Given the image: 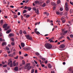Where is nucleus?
Returning a JSON list of instances; mask_svg holds the SVG:
<instances>
[{
  "label": "nucleus",
  "mask_w": 73,
  "mask_h": 73,
  "mask_svg": "<svg viewBox=\"0 0 73 73\" xmlns=\"http://www.w3.org/2000/svg\"><path fill=\"white\" fill-rule=\"evenodd\" d=\"M65 30L64 29H62V32L63 34H64V31Z\"/></svg>",
  "instance_id": "54"
},
{
  "label": "nucleus",
  "mask_w": 73,
  "mask_h": 73,
  "mask_svg": "<svg viewBox=\"0 0 73 73\" xmlns=\"http://www.w3.org/2000/svg\"><path fill=\"white\" fill-rule=\"evenodd\" d=\"M35 54L36 56H39V55H40V54L38 52H36L35 53Z\"/></svg>",
  "instance_id": "27"
},
{
  "label": "nucleus",
  "mask_w": 73,
  "mask_h": 73,
  "mask_svg": "<svg viewBox=\"0 0 73 73\" xmlns=\"http://www.w3.org/2000/svg\"><path fill=\"white\" fill-rule=\"evenodd\" d=\"M28 7H27V6H25L24 7V9H28Z\"/></svg>",
  "instance_id": "47"
},
{
  "label": "nucleus",
  "mask_w": 73,
  "mask_h": 73,
  "mask_svg": "<svg viewBox=\"0 0 73 73\" xmlns=\"http://www.w3.org/2000/svg\"><path fill=\"white\" fill-rule=\"evenodd\" d=\"M11 40L12 41H15V39H14V38H11Z\"/></svg>",
  "instance_id": "41"
},
{
  "label": "nucleus",
  "mask_w": 73,
  "mask_h": 73,
  "mask_svg": "<svg viewBox=\"0 0 73 73\" xmlns=\"http://www.w3.org/2000/svg\"><path fill=\"white\" fill-rule=\"evenodd\" d=\"M23 33L24 34H25V35H26L27 33V32H26V31L24 30L23 31Z\"/></svg>",
  "instance_id": "25"
},
{
  "label": "nucleus",
  "mask_w": 73,
  "mask_h": 73,
  "mask_svg": "<svg viewBox=\"0 0 73 73\" xmlns=\"http://www.w3.org/2000/svg\"><path fill=\"white\" fill-rule=\"evenodd\" d=\"M27 38V39L30 40H32V38L31 36H29V35H27L25 36Z\"/></svg>",
  "instance_id": "4"
},
{
  "label": "nucleus",
  "mask_w": 73,
  "mask_h": 73,
  "mask_svg": "<svg viewBox=\"0 0 73 73\" xmlns=\"http://www.w3.org/2000/svg\"><path fill=\"white\" fill-rule=\"evenodd\" d=\"M65 46V45L64 44H62L59 47L60 48L62 49L63 48H64Z\"/></svg>",
  "instance_id": "7"
},
{
  "label": "nucleus",
  "mask_w": 73,
  "mask_h": 73,
  "mask_svg": "<svg viewBox=\"0 0 73 73\" xmlns=\"http://www.w3.org/2000/svg\"><path fill=\"white\" fill-rule=\"evenodd\" d=\"M64 37V36L62 35L59 38H58V40H61L62 38H63Z\"/></svg>",
  "instance_id": "11"
},
{
  "label": "nucleus",
  "mask_w": 73,
  "mask_h": 73,
  "mask_svg": "<svg viewBox=\"0 0 73 73\" xmlns=\"http://www.w3.org/2000/svg\"><path fill=\"white\" fill-rule=\"evenodd\" d=\"M65 21H65V20H62V23H65Z\"/></svg>",
  "instance_id": "40"
},
{
  "label": "nucleus",
  "mask_w": 73,
  "mask_h": 73,
  "mask_svg": "<svg viewBox=\"0 0 73 73\" xmlns=\"http://www.w3.org/2000/svg\"><path fill=\"white\" fill-rule=\"evenodd\" d=\"M40 22H39L38 23L37 22L35 24V25H39V24H40Z\"/></svg>",
  "instance_id": "23"
},
{
  "label": "nucleus",
  "mask_w": 73,
  "mask_h": 73,
  "mask_svg": "<svg viewBox=\"0 0 73 73\" xmlns=\"http://www.w3.org/2000/svg\"><path fill=\"white\" fill-rule=\"evenodd\" d=\"M28 8L27 9H28V11H30L32 9V8L31 7H28Z\"/></svg>",
  "instance_id": "22"
},
{
  "label": "nucleus",
  "mask_w": 73,
  "mask_h": 73,
  "mask_svg": "<svg viewBox=\"0 0 73 73\" xmlns=\"http://www.w3.org/2000/svg\"><path fill=\"white\" fill-rule=\"evenodd\" d=\"M32 9H33V11H35L36 10V8L34 7L32 8Z\"/></svg>",
  "instance_id": "28"
},
{
  "label": "nucleus",
  "mask_w": 73,
  "mask_h": 73,
  "mask_svg": "<svg viewBox=\"0 0 73 73\" xmlns=\"http://www.w3.org/2000/svg\"><path fill=\"white\" fill-rule=\"evenodd\" d=\"M35 4H39L40 3V2L38 1H35Z\"/></svg>",
  "instance_id": "20"
},
{
  "label": "nucleus",
  "mask_w": 73,
  "mask_h": 73,
  "mask_svg": "<svg viewBox=\"0 0 73 73\" xmlns=\"http://www.w3.org/2000/svg\"><path fill=\"white\" fill-rule=\"evenodd\" d=\"M14 18H17V15H14Z\"/></svg>",
  "instance_id": "42"
},
{
  "label": "nucleus",
  "mask_w": 73,
  "mask_h": 73,
  "mask_svg": "<svg viewBox=\"0 0 73 73\" xmlns=\"http://www.w3.org/2000/svg\"><path fill=\"white\" fill-rule=\"evenodd\" d=\"M35 31H34V33H36V34H37V35H38V34H40V33L38 32V31H37V29H35Z\"/></svg>",
  "instance_id": "6"
},
{
  "label": "nucleus",
  "mask_w": 73,
  "mask_h": 73,
  "mask_svg": "<svg viewBox=\"0 0 73 73\" xmlns=\"http://www.w3.org/2000/svg\"><path fill=\"white\" fill-rule=\"evenodd\" d=\"M19 33L20 35H21V34L23 33V31L22 30H20L19 31Z\"/></svg>",
  "instance_id": "26"
},
{
  "label": "nucleus",
  "mask_w": 73,
  "mask_h": 73,
  "mask_svg": "<svg viewBox=\"0 0 73 73\" xmlns=\"http://www.w3.org/2000/svg\"><path fill=\"white\" fill-rule=\"evenodd\" d=\"M46 15L47 16H48L49 15V13H47L46 14Z\"/></svg>",
  "instance_id": "58"
},
{
  "label": "nucleus",
  "mask_w": 73,
  "mask_h": 73,
  "mask_svg": "<svg viewBox=\"0 0 73 73\" xmlns=\"http://www.w3.org/2000/svg\"><path fill=\"white\" fill-rule=\"evenodd\" d=\"M50 3V1L49 0H47L46 2V4H49Z\"/></svg>",
  "instance_id": "38"
},
{
  "label": "nucleus",
  "mask_w": 73,
  "mask_h": 73,
  "mask_svg": "<svg viewBox=\"0 0 73 73\" xmlns=\"http://www.w3.org/2000/svg\"><path fill=\"white\" fill-rule=\"evenodd\" d=\"M46 6V3H43L42 5V7H45Z\"/></svg>",
  "instance_id": "24"
},
{
  "label": "nucleus",
  "mask_w": 73,
  "mask_h": 73,
  "mask_svg": "<svg viewBox=\"0 0 73 73\" xmlns=\"http://www.w3.org/2000/svg\"><path fill=\"white\" fill-rule=\"evenodd\" d=\"M70 37L71 38H73V35H70Z\"/></svg>",
  "instance_id": "46"
},
{
  "label": "nucleus",
  "mask_w": 73,
  "mask_h": 73,
  "mask_svg": "<svg viewBox=\"0 0 73 73\" xmlns=\"http://www.w3.org/2000/svg\"><path fill=\"white\" fill-rule=\"evenodd\" d=\"M14 70H15V72H17V71H18V67H16L14 68Z\"/></svg>",
  "instance_id": "13"
},
{
  "label": "nucleus",
  "mask_w": 73,
  "mask_h": 73,
  "mask_svg": "<svg viewBox=\"0 0 73 73\" xmlns=\"http://www.w3.org/2000/svg\"><path fill=\"white\" fill-rule=\"evenodd\" d=\"M9 56H10V57H14V55H13V54H9Z\"/></svg>",
  "instance_id": "34"
},
{
  "label": "nucleus",
  "mask_w": 73,
  "mask_h": 73,
  "mask_svg": "<svg viewBox=\"0 0 73 73\" xmlns=\"http://www.w3.org/2000/svg\"><path fill=\"white\" fill-rule=\"evenodd\" d=\"M60 3V0H58L57 1V4H58Z\"/></svg>",
  "instance_id": "30"
},
{
  "label": "nucleus",
  "mask_w": 73,
  "mask_h": 73,
  "mask_svg": "<svg viewBox=\"0 0 73 73\" xmlns=\"http://www.w3.org/2000/svg\"><path fill=\"white\" fill-rule=\"evenodd\" d=\"M6 45V42H3L2 44V46H4V45Z\"/></svg>",
  "instance_id": "21"
},
{
  "label": "nucleus",
  "mask_w": 73,
  "mask_h": 73,
  "mask_svg": "<svg viewBox=\"0 0 73 73\" xmlns=\"http://www.w3.org/2000/svg\"><path fill=\"white\" fill-rule=\"evenodd\" d=\"M34 72H35V69H33L32 70V72H31V73H33Z\"/></svg>",
  "instance_id": "37"
},
{
  "label": "nucleus",
  "mask_w": 73,
  "mask_h": 73,
  "mask_svg": "<svg viewBox=\"0 0 73 73\" xmlns=\"http://www.w3.org/2000/svg\"><path fill=\"white\" fill-rule=\"evenodd\" d=\"M70 3L71 4V5H73V2L72 3V2L71 1H70Z\"/></svg>",
  "instance_id": "62"
},
{
  "label": "nucleus",
  "mask_w": 73,
  "mask_h": 73,
  "mask_svg": "<svg viewBox=\"0 0 73 73\" xmlns=\"http://www.w3.org/2000/svg\"><path fill=\"white\" fill-rule=\"evenodd\" d=\"M8 24L7 23H5L3 25V28H6Z\"/></svg>",
  "instance_id": "8"
},
{
  "label": "nucleus",
  "mask_w": 73,
  "mask_h": 73,
  "mask_svg": "<svg viewBox=\"0 0 73 73\" xmlns=\"http://www.w3.org/2000/svg\"><path fill=\"white\" fill-rule=\"evenodd\" d=\"M51 73H55L54 72V71H51Z\"/></svg>",
  "instance_id": "64"
},
{
  "label": "nucleus",
  "mask_w": 73,
  "mask_h": 73,
  "mask_svg": "<svg viewBox=\"0 0 73 73\" xmlns=\"http://www.w3.org/2000/svg\"><path fill=\"white\" fill-rule=\"evenodd\" d=\"M6 49L7 50H9V47H8V46H6Z\"/></svg>",
  "instance_id": "39"
},
{
  "label": "nucleus",
  "mask_w": 73,
  "mask_h": 73,
  "mask_svg": "<svg viewBox=\"0 0 73 73\" xmlns=\"http://www.w3.org/2000/svg\"><path fill=\"white\" fill-rule=\"evenodd\" d=\"M45 46L47 49H50L52 47V45L49 43H46L45 44Z\"/></svg>",
  "instance_id": "2"
},
{
  "label": "nucleus",
  "mask_w": 73,
  "mask_h": 73,
  "mask_svg": "<svg viewBox=\"0 0 73 73\" xmlns=\"http://www.w3.org/2000/svg\"><path fill=\"white\" fill-rule=\"evenodd\" d=\"M21 45L22 48H24L25 46V44L23 42H22L21 43Z\"/></svg>",
  "instance_id": "10"
},
{
  "label": "nucleus",
  "mask_w": 73,
  "mask_h": 73,
  "mask_svg": "<svg viewBox=\"0 0 73 73\" xmlns=\"http://www.w3.org/2000/svg\"><path fill=\"white\" fill-rule=\"evenodd\" d=\"M13 56H15V54H16V52H14L13 53Z\"/></svg>",
  "instance_id": "59"
},
{
  "label": "nucleus",
  "mask_w": 73,
  "mask_h": 73,
  "mask_svg": "<svg viewBox=\"0 0 73 73\" xmlns=\"http://www.w3.org/2000/svg\"><path fill=\"white\" fill-rule=\"evenodd\" d=\"M51 4H52V5L53 6H56V3H54V2L52 3Z\"/></svg>",
  "instance_id": "18"
},
{
  "label": "nucleus",
  "mask_w": 73,
  "mask_h": 73,
  "mask_svg": "<svg viewBox=\"0 0 73 73\" xmlns=\"http://www.w3.org/2000/svg\"><path fill=\"white\" fill-rule=\"evenodd\" d=\"M29 2V0H27V1H25V3H28V2Z\"/></svg>",
  "instance_id": "52"
},
{
  "label": "nucleus",
  "mask_w": 73,
  "mask_h": 73,
  "mask_svg": "<svg viewBox=\"0 0 73 73\" xmlns=\"http://www.w3.org/2000/svg\"><path fill=\"white\" fill-rule=\"evenodd\" d=\"M42 60L43 61H44V60H45V58H42Z\"/></svg>",
  "instance_id": "63"
},
{
  "label": "nucleus",
  "mask_w": 73,
  "mask_h": 73,
  "mask_svg": "<svg viewBox=\"0 0 73 73\" xmlns=\"http://www.w3.org/2000/svg\"><path fill=\"white\" fill-rule=\"evenodd\" d=\"M7 64L8 65H10V67H12V66L13 65V64H12V61L11 60L9 62H8Z\"/></svg>",
  "instance_id": "5"
},
{
  "label": "nucleus",
  "mask_w": 73,
  "mask_h": 73,
  "mask_svg": "<svg viewBox=\"0 0 73 73\" xmlns=\"http://www.w3.org/2000/svg\"><path fill=\"white\" fill-rule=\"evenodd\" d=\"M31 49V48L27 47L25 48V50H30Z\"/></svg>",
  "instance_id": "19"
},
{
  "label": "nucleus",
  "mask_w": 73,
  "mask_h": 73,
  "mask_svg": "<svg viewBox=\"0 0 73 73\" xmlns=\"http://www.w3.org/2000/svg\"><path fill=\"white\" fill-rule=\"evenodd\" d=\"M11 44L13 46L14 45H15V43L13 42H12L11 43Z\"/></svg>",
  "instance_id": "48"
},
{
  "label": "nucleus",
  "mask_w": 73,
  "mask_h": 73,
  "mask_svg": "<svg viewBox=\"0 0 73 73\" xmlns=\"http://www.w3.org/2000/svg\"><path fill=\"white\" fill-rule=\"evenodd\" d=\"M14 34L12 33H11L9 35V36H10V37H11V36H14Z\"/></svg>",
  "instance_id": "16"
},
{
  "label": "nucleus",
  "mask_w": 73,
  "mask_h": 73,
  "mask_svg": "<svg viewBox=\"0 0 73 73\" xmlns=\"http://www.w3.org/2000/svg\"><path fill=\"white\" fill-rule=\"evenodd\" d=\"M18 57H19V56H17L16 57L14 58H15V59H17Z\"/></svg>",
  "instance_id": "51"
},
{
  "label": "nucleus",
  "mask_w": 73,
  "mask_h": 73,
  "mask_svg": "<svg viewBox=\"0 0 73 73\" xmlns=\"http://www.w3.org/2000/svg\"><path fill=\"white\" fill-rule=\"evenodd\" d=\"M56 14L57 15H60V12L58 11H56Z\"/></svg>",
  "instance_id": "44"
},
{
  "label": "nucleus",
  "mask_w": 73,
  "mask_h": 73,
  "mask_svg": "<svg viewBox=\"0 0 73 73\" xmlns=\"http://www.w3.org/2000/svg\"><path fill=\"white\" fill-rule=\"evenodd\" d=\"M44 62L45 64H47V63H48V61H47V60H46V61Z\"/></svg>",
  "instance_id": "61"
},
{
  "label": "nucleus",
  "mask_w": 73,
  "mask_h": 73,
  "mask_svg": "<svg viewBox=\"0 0 73 73\" xmlns=\"http://www.w3.org/2000/svg\"><path fill=\"white\" fill-rule=\"evenodd\" d=\"M67 32H68V31H64V33H67Z\"/></svg>",
  "instance_id": "43"
},
{
  "label": "nucleus",
  "mask_w": 73,
  "mask_h": 73,
  "mask_svg": "<svg viewBox=\"0 0 73 73\" xmlns=\"http://www.w3.org/2000/svg\"><path fill=\"white\" fill-rule=\"evenodd\" d=\"M3 35V34L1 32H0V37H2Z\"/></svg>",
  "instance_id": "45"
},
{
  "label": "nucleus",
  "mask_w": 73,
  "mask_h": 73,
  "mask_svg": "<svg viewBox=\"0 0 73 73\" xmlns=\"http://www.w3.org/2000/svg\"><path fill=\"white\" fill-rule=\"evenodd\" d=\"M31 64L27 63L26 65L24 67V69H27V70H30L31 69V66H30Z\"/></svg>",
  "instance_id": "1"
},
{
  "label": "nucleus",
  "mask_w": 73,
  "mask_h": 73,
  "mask_svg": "<svg viewBox=\"0 0 73 73\" xmlns=\"http://www.w3.org/2000/svg\"><path fill=\"white\" fill-rule=\"evenodd\" d=\"M70 13H72L73 12V10L71 9H70Z\"/></svg>",
  "instance_id": "31"
},
{
  "label": "nucleus",
  "mask_w": 73,
  "mask_h": 73,
  "mask_svg": "<svg viewBox=\"0 0 73 73\" xmlns=\"http://www.w3.org/2000/svg\"><path fill=\"white\" fill-rule=\"evenodd\" d=\"M69 71H70V72L72 71V70H73V69L72 68H70L69 69Z\"/></svg>",
  "instance_id": "33"
},
{
  "label": "nucleus",
  "mask_w": 73,
  "mask_h": 73,
  "mask_svg": "<svg viewBox=\"0 0 73 73\" xmlns=\"http://www.w3.org/2000/svg\"><path fill=\"white\" fill-rule=\"evenodd\" d=\"M3 66L4 68H6L7 66V65H3Z\"/></svg>",
  "instance_id": "53"
},
{
  "label": "nucleus",
  "mask_w": 73,
  "mask_h": 73,
  "mask_svg": "<svg viewBox=\"0 0 73 73\" xmlns=\"http://www.w3.org/2000/svg\"><path fill=\"white\" fill-rule=\"evenodd\" d=\"M9 26H8V27H7L5 29H4L5 31H6V30H7L8 29H9Z\"/></svg>",
  "instance_id": "35"
},
{
  "label": "nucleus",
  "mask_w": 73,
  "mask_h": 73,
  "mask_svg": "<svg viewBox=\"0 0 73 73\" xmlns=\"http://www.w3.org/2000/svg\"><path fill=\"white\" fill-rule=\"evenodd\" d=\"M48 68H50V69H51V68H52V66H51V65H50V64H49L48 65Z\"/></svg>",
  "instance_id": "14"
},
{
  "label": "nucleus",
  "mask_w": 73,
  "mask_h": 73,
  "mask_svg": "<svg viewBox=\"0 0 73 73\" xmlns=\"http://www.w3.org/2000/svg\"><path fill=\"white\" fill-rule=\"evenodd\" d=\"M29 17H30V15H27L26 16V18H28Z\"/></svg>",
  "instance_id": "29"
},
{
  "label": "nucleus",
  "mask_w": 73,
  "mask_h": 73,
  "mask_svg": "<svg viewBox=\"0 0 73 73\" xmlns=\"http://www.w3.org/2000/svg\"><path fill=\"white\" fill-rule=\"evenodd\" d=\"M65 9L66 11H69V8H68L69 6L68 3H65Z\"/></svg>",
  "instance_id": "3"
},
{
  "label": "nucleus",
  "mask_w": 73,
  "mask_h": 73,
  "mask_svg": "<svg viewBox=\"0 0 73 73\" xmlns=\"http://www.w3.org/2000/svg\"><path fill=\"white\" fill-rule=\"evenodd\" d=\"M49 41H50V42H54V41L52 40L51 39H48Z\"/></svg>",
  "instance_id": "17"
},
{
  "label": "nucleus",
  "mask_w": 73,
  "mask_h": 73,
  "mask_svg": "<svg viewBox=\"0 0 73 73\" xmlns=\"http://www.w3.org/2000/svg\"><path fill=\"white\" fill-rule=\"evenodd\" d=\"M0 23L1 25H3V23H4V21L3 20H1L0 22Z\"/></svg>",
  "instance_id": "12"
},
{
  "label": "nucleus",
  "mask_w": 73,
  "mask_h": 73,
  "mask_svg": "<svg viewBox=\"0 0 73 73\" xmlns=\"http://www.w3.org/2000/svg\"><path fill=\"white\" fill-rule=\"evenodd\" d=\"M25 13H27V10H24L23 11V13L24 14Z\"/></svg>",
  "instance_id": "32"
},
{
  "label": "nucleus",
  "mask_w": 73,
  "mask_h": 73,
  "mask_svg": "<svg viewBox=\"0 0 73 73\" xmlns=\"http://www.w3.org/2000/svg\"><path fill=\"white\" fill-rule=\"evenodd\" d=\"M35 12L36 13H37V15L39 14V11H38V9H37L35 11Z\"/></svg>",
  "instance_id": "9"
},
{
  "label": "nucleus",
  "mask_w": 73,
  "mask_h": 73,
  "mask_svg": "<svg viewBox=\"0 0 73 73\" xmlns=\"http://www.w3.org/2000/svg\"><path fill=\"white\" fill-rule=\"evenodd\" d=\"M60 11H63V9L62 8H60Z\"/></svg>",
  "instance_id": "49"
},
{
  "label": "nucleus",
  "mask_w": 73,
  "mask_h": 73,
  "mask_svg": "<svg viewBox=\"0 0 73 73\" xmlns=\"http://www.w3.org/2000/svg\"><path fill=\"white\" fill-rule=\"evenodd\" d=\"M18 65V62H17L15 64H14V66H17Z\"/></svg>",
  "instance_id": "36"
},
{
  "label": "nucleus",
  "mask_w": 73,
  "mask_h": 73,
  "mask_svg": "<svg viewBox=\"0 0 73 73\" xmlns=\"http://www.w3.org/2000/svg\"><path fill=\"white\" fill-rule=\"evenodd\" d=\"M21 19L23 20V16L22 15H21Z\"/></svg>",
  "instance_id": "56"
},
{
  "label": "nucleus",
  "mask_w": 73,
  "mask_h": 73,
  "mask_svg": "<svg viewBox=\"0 0 73 73\" xmlns=\"http://www.w3.org/2000/svg\"><path fill=\"white\" fill-rule=\"evenodd\" d=\"M11 30L9 29L8 31H7L6 32V33H7V34H8V33H10V32H11Z\"/></svg>",
  "instance_id": "15"
},
{
  "label": "nucleus",
  "mask_w": 73,
  "mask_h": 73,
  "mask_svg": "<svg viewBox=\"0 0 73 73\" xmlns=\"http://www.w3.org/2000/svg\"><path fill=\"white\" fill-rule=\"evenodd\" d=\"M34 62L36 64H37V62L35 60H34Z\"/></svg>",
  "instance_id": "60"
},
{
  "label": "nucleus",
  "mask_w": 73,
  "mask_h": 73,
  "mask_svg": "<svg viewBox=\"0 0 73 73\" xmlns=\"http://www.w3.org/2000/svg\"><path fill=\"white\" fill-rule=\"evenodd\" d=\"M67 39H68V40H70V38H69V37L68 36H67Z\"/></svg>",
  "instance_id": "50"
},
{
  "label": "nucleus",
  "mask_w": 73,
  "mask_h": 73,
  "mask_svg": "<svg viewBox=\"0 0 73 73\" xmlns=\"http://www.w3.org/2000/svg\"><path fill=\"white\" fill-rule=\"evenodd\" d=\"M44 15H46V13H47V12H44V13H43Z\"/></svg>",
  "instance_id": "57"
},
{
  "label": "nucleus",
  "mask_w": 73,
  "mask_h": 73,
  "mask_svg": "<svg viewBox=\"0 0 73 73\" xmlns=\"http://www.w3.org/2000/svg\"><path fill=\"white\" fill-rule=\"evenodd\" d=\"M25 61L24 60H23V65H24L25 64Z\"/></svg>",
  "instance_id": "55"
}]
</instances>
